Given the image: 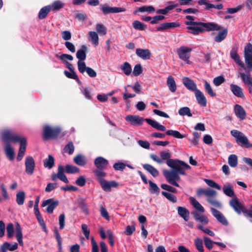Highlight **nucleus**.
<instances>
[{"label":"nucleus","instance_id":"f257e3e1","mask_svg":"<svg viewBox=\"0 0 252 252\" xmlns=\"http://www.w3.org/2000/svg\"><path fill=\"white\" fill-rule=\"evenodd\" d=\"M166 163L173 170H164L163 171V175L169 184L177 187H179V184L174 182V179L177 173L185 175L186 173L185 170L190 169V166L186 162L177 159L168 160L166 161Z\"/></svg>","mask_w":252,"mask_h":252},{"label":"nucleus","instance_id":"f03ea898","mask_svg":"<svg viewBox=\"0 0 252 252\" xmlns=\"http://www.w3.org/2000/svg\"><path fill=\"white\" fill-rule=\"evenodd\" d=\"M185 24L189 26L187 27V29L189 30L188 32L194 35H197L206 31H220L221 29L220 26L213 22L186 21Z\"/></svg>","mask_w":252,"mask_h":252},{"label":"nucleus","instance_id":"7ed1b4c3","mask_svg":"<svg viewBox=\"0 0 252 252\" xmlns=\"http://www.w3.org/2000/svg\"><path fill=\"white\" fill-rule=\"evenodd\" d=\"M125 120L133 126H141L144 121H146L149 125L158 130L162 131L166 130V127L164 126L160 125L157 121L149 118L144 119L138 115H127L126 117Z\"/></svg>","mask_w":252,"mask_h":252},{"label":"nucleus","instance_id":"20e7f679","mask_svg":"<svg viewBox=\"0 0 252 252\" xmlns=\"http://www.w3.org/2000/svg\"><path fill=\"white\" fill-rule=\"evenodd\" d=\"M196 193L198 197L206 196L207 202L213 206L218 208H221V203L216 198L217 195L216 190L210 188H199L196 190Z\"/></svg>","mask_w":252,"mask_h":252},{"label":"nucleus","instance_id":"39448f33","mask_svg":"<svg viewBox=\"0 0 252 252\" xmlns=\"http://www.w3.org/2000/svg\"><path fill=\"white\" fill-rule=\"evenodd\" d=\"M232 136L235 138L237 142L241 146H244L247 148L252 147V144L249 142L248 138L242 132L237 130H232L230 131Z\"/></svg>","mask_w":252,"mask_h":252},{"label":"nucleus","instance_id":"423d86ee","mask_svg":"<svg viewBox=\"0 0 252 252\" xmlns=\"http://www.w3.org/2000/svg\"><path fill=\"white\" fill-rule=\"evenodd\" d=\"M61 131L59 127H52L49 126H45L43 127V137L45 140L56 138Z\"/></svg>","mask_w":252,"mask_h":252},{"label":"nucleus","instance_id":"0eeeda50","mask_svg":"<svg viewBox=\"0 0 252 252\" xmlns=\"http://www.w3.org/2000/svg\"><path fill=\"white\" fill-rule=\"evenodd\" d=\"M245 61L248 70L252 71V45L249 43L244 49Z\"/></svg>","mask_w":252,"mask_h":252},{"label":"nucleus","instance_id":"6e6552de","mask_svg":"<svg viewBox=\"0 0 252 252\" xmlns=\"http://www.w3.org/2000/svg\"><path fill=\"white\" fill-rule=\"evenodd\" d=\"M23 137L18 135L13 134L9 130H5L1 134L2 140L6 144H8L9 141L18 143L22 140Z\"/></svg>","mask_w":252,"mask_h":252},{"label":"nucleus","instance_id":"1a4fd4ad","mask_svg":"<svg viewBox=\"0 0 252 252\" xmlns=\"http://www.w3.org/2000/svg\"><path fill=\"white\" fill-rule=\"evenodd\" d=\"M192 49L185 46L180 47L177 50V54L180 59L183 60L188 64L190 63L189 59L190 57V52Z\"/></svg>","mask_w":252,"mask_h":252},{"label":"nucleus","instance_id":"9d476101","mask_svg":"<svg viewBox=\"0 0 252 252\" xmlns=\"http://www.w3.org/2000/svg\"><path fill=\"white\" fill-rule=\"evenodd\" d=\"M59 201L58 200H55L53 198H49L44 200L41 206L42 207L47 206L46 211L48 213L51 214L53 212L54 210L59 205Z\"/></svg>","mask_w":252,"mask_h":252},{"label":"nucleus","instance_id":"9b49d317","mask_svg":"<svg viewBox=\"0 0 252 252\" xmlns=\"http://www.w3.org/2000/svg\"><path fill=\"white\" fill-rule=\"evenodd\" d=\"M100 10L104 14L108 13H116L125 12L126 9L124 7H110L107 3H105L100 7Z\"/></svg>","mask_w":252,"mask_h":252},{"label":"nucleus","instance_id":"f8f14e48","mask_svg":"<svg viewBox=\"0 0 252 252\" xmlns=\"http://www.w3.org/2000/svg\"><path fill=\"white\" fill-rule=\"evenodd\" d=\"M229 205L234 210V211L239 215H240L245 209L244 206L240 202L237 196L233 197L229 201Z\"/></svg>","mask_w":252,"mask_h":252},{"label":"nucleus","instance_id":"ddd939ff","mask_svg":"<svg viewBox=\"0 0 252 252\" xmlns=\"http://www.w3.org/2000/svg\"><path fill=\"white\" fill-rule=\"evenodd\" d=\"M212 215L217 220L224 226L228 225V222L225 216L219 210L213 207L210 208Z\"/></svg>","mask_w":252,"mask_h":252},{"label":"nucleus","instance_id":"4468645a","mask_svg":"<svg viewBox=\"0 0 252 252\" xmlns=\"http://www.w3.org/2000/svg\"><path fill=\"white\" fill-rule=\"evenodd\" d=\"M58 178L65 183L69 182L66 176L64 174V167L62 165H59L58 168V173L53 174L51 176V179L53 181H56Z\"/></svg>","mask_w":252,"mask_h":252},{"label":"nucleus","instance_id":"2eb2a0df","mask_svg":"<svg viewBox=\"0 0 252 252\" xmlns=\"http://www.w3.org/2000/svg\"><path fill=\"white\" fill-rule=\"evenodd\" d=\"M239 76L242 79L245 86L248 88L249 93H252V77L250 74L240 72Z\"/></svg>","mask_w":252,"mask_h":252},{"label":"nucleus","instance_id":"dca6fc26","mask_svg":"<svg viewBox=\"0 0 252 252\" xmlns=\"http://www.w3.org/2000/svg\"><path fill=\"white\" fill-rule=\"evenodd\" d=\"M26 172L29 175H32L33 173L35 168V162L32 157L28 156L25 159Z\"/></svg>","mask_w":252,"mask_h":252},{"label":"nucleus","instance_id":"f3484780","mask_svg":"<svg viewBox=\"0 0 252 252\" xmlns=\"http://www.w3.org/2000/svg\"><path fill=\"white\" fill-rule=\"evenodd\" d=\"M238 47L236 44L233 45L230 52L231 58L241 67L246 69L243 63L241 61L240 57L237 54Z\"/></svg>","mask_w":252,"mask_h":252},{"label":"nucleus","instance_id":"a211bd4d","mask_svg":"<svg viewBox=\"0 0 252 252\" xmlns=\"http://www.w3.org/2000/svg\"><path fill=\"white\" fill-rule=\"evenodd\" d=\"M99 183L102 189L105 191H110L111 188H116L118 186L119 184L115 181H107L105 180L101 181Z\"/></svg>","mask_w":252,"mask_h":252},{"label":"nucleus","instance_id":"6ab92c4d","mask_svg":"<svg viewBox=\"0 0 252 252\" xmlns=\"http://www.w3.org/2000/svg\"><path fill=\"white\" fill-rule=\"evenodd\" d=\"M183 83L184 85L189 91L196 92L198 89L194 82L189 77H184L183 78Z\"/></svg>","mask_w":252,"mask_h":252},{"label":"nucleus","instance_id":"aec40b11","mask_svg":"<svg viewBox=\"0 0 252 252\" xmlns=\"http://www.w3.org/2000/svg\"><path fill=\"white\" fill-rule=\"evenodd\" d=\"M18 143H20V147L19 150V152L18 154V156L17 157V160L18 161H20L24 154L25 152L26 151V147H27V139L26 137H23V139L22 140H21Z\"/></svg>","mask_w":252,"mask_h":252},{"label":"nucleus","instance_id":"412c9836","mask_svg":"<svg viewBox=\"0 0 252 252\" xmlns=\"http://www.w3.org/2000/svg\"><path fill=\"white\" fill-rule=\"evenodd\" d=\"M94 163L96 169H105L108 164V161L103 157H99L95 159Z\"/></svg>","mask_w":252,"mask_h":252},{"label":"nucleus","instance_id":"4be33fe9","mask_svg":"<svg viewBox=\"0 0 252 252\" xmlns=\"http://www.w3.org/2000/svg\"><path fill=\"white\" fill-rule=\"evenodd\" d=\"M135 53L137 56L145 60L150 59L151 56V51L148 49L137 48Z\"/></svg>","mask_w":252,"mask_h":252},{"label":"nucleus","instance_id":"5701e85b","mask_svg":"<svg viewBox=\"0 0 252 252\" xmlns=\"http://www.w3.org/2000/svg\"><path fill=\"white\" fill-rule=\"evenodd\" d=\"M194 94L198 103L202 107H206L207 100L203 93L198 90L194 93Z\"/></svg>","mask_w":252,"mask_h":252},{"label":"nucleus","instance_id":"b1692460","mask_svg":"<svg viewBox=\"0 0 252 252\" xmlns=\"http://www.w3.org/2000/svg\"><path fill=\"white\" fill-rule=\"evenodd\" d=\"M230 90L233 94L236 96L240 98H244L245 95L243 92L242 89L237 85L231 84L230 85Z\"/></svg>","mask_w":252,"mask_h":252},{"label":"nucleus","instance_id":"393cba45","mask_svg":"<svg viewBox=\"0 0 252 252\" xmlns=\"http://www.w3.org/2000/svg\"><path fill=\"white\" fill-rule=\"evenodd\" d=\"M234 112L236 116L241 120L245 119L246 113L244 109L241 105L236 104L234 107Z\"/></svg>","mask_w":252,"mask_h":252},{"label":"nucleus","instance_id":"a878e982","mask_svg":"<svg viewBox=\"0 0 252 252\" xmlns=\"http://www.w3.org/2000/svg\"><path fill=\"white\" fill-rule=\"evenodd\" d=\"M192 214L194 219L196 221L200 222L205 225H206L209 223V220L208 218L204 215L200 214L196 212H193Z\"/></svg>","mask_w":252,"mask_h":252},{"label":"nucleus","instance_id":"bb28decb","mask_svg":"<svg viewBox=\"0 0 252 252\" xmlns=\"http://www.w3.org/2000/svg\"><path fill=\"white\" fill-rule=\"evenodd\" d=\"M223 192L229 197L236 196L233 189V186L230 183H227L223 187Z\"/></svg>","mask_w":252,"mask_h":252},{"label":"nucleus","instance_id":"cd10ccee","mask_svg":"<svg viewBox=\"0 0 252 252\" xmlns=\"http://www.w3.org/2000/svg\"><path fill=\"white\" fill-rule=\"evenodd\" d=\"M179 26V24L175 22L165 23L161 24L157 28V31H162L164 30L174 28Z\"/></svg>","mask_w":252,"mask_h":252},{"label":"nucleus","instance_id":"c85d7f7f","mask_svg":"<svg viewBox=\"0 0 252 252\" xmlns=\"http://www.w3.org/2000/svg\"><path fill=\"white\" fill-rule=\"evenodd\" d=\"M222 30L221 31H220L217 35L215 37V41L217 42H220L223 41L226 37L228 33V31L226 28L223 29L221 27V29Z\"/></svg>","mask_w":252,"mask_h":252},{"label":"nucleus","instance_id":"c756f323","mask_svg":"<svg viewBox=\"0 0 252 252\" xmlns=\"http://www.w3.org/2000/svg\"><path fill=\"white\" fill-rule=\"evenodd\" d=\"M87 47L86 45H83L81 46L80 49L77 50L76 53V57L78 61H84L86 58V51Z\"/></svg>","mask_w":252,"mask_h":252},{"label":"nucleus","instance_id":"7c9ffc66","mask_svg":"<svg viewBox=\"0 0 252 252\" xmlns=\"http://www.w3.org/2000/svg\"><path fill=\"white\" fill-rule=\"evenodd\" d=\"M73 161L78 165L84 166L87 163V159L86 157L81 154L76 155L73 158Z\"/></svg>","mask_w":252,"mask_h":252},{"label":"nucleus","instance_id":"2f4dec72","mask_svg":"<svg viewBox=\"0 0 252 252\" xmlns=\"http://www.w3.org/2000/svg\"><path fill=\"white\" fill-rule=\"evenodd\" d=\"M189 200L191 204L195 209L202 213L204 212V208L195 198L193 197H190L189 198Z\"/></svg>","mask_w":252,"mask_h":252},{"label":"nucleus","instance_id":"473e14b6","mask_svg":"<svg viewBox=\"0 0 252 252\" xmlns=\"http://www.w3.org/2000/svg\"><path fill=\"white\" fill-rule=\"evenodd\" d=\"M143 167L154 177H157L159 174V172L158 170L149 164H143Z\"/></svg>","mask_w":252,"mask_h":252},{"label":"nucleus","instance_id":"72a5a7b5","mask_svg":"<svg viewBox=\"0 0 252 252\" xmlns=\"http://www.w3.org/2000/svg\"><path fill=\"white\" fill-rule=\"evenodd\" d=\"M167 85L169 88V90L174 93L177 89V86L174 78L172 76L168 77L167 79Z\"/></svg>","mask_w":252,"mask_h":252},{"label":"nucleus","instance_id":"f704fd0d","mask_svg":"<svg viewBox=\"0 0 252 252\" xmlns=\"http://www.w3.org/2000/svg\"><path fill=\"white\" fill-rule=\"evenodd\" d=\"M178 213L179 215L183 218L185 220L188 221L189 218V212L184 207H178L177 208Z\"/></svg>","mask_w":252,"mask_h":252},{"label":"nucleus","instance_id":"c9c22d12","mask_svg":"<svg viewBox=\"0 0 252 252\" xmlns=\"http://www.w3.org/2000/svg\"><path fill=\"white\" fill-rule=\"evenodd\" d=\"M50 10L51 6L50 5L42 7L38 13V18L40 19H45L47 17Z\"/></svg>","mask_w":252,"mask_h":252},{"label":"nucleus","instance_id":"e433bc0d","mask_svg":"<svg viewBox=\"0 0 252 252\" xmlns=\"http://www.w3.org/2000/svg\"><path fill=\"white\" fill-rule=\"evenodd\" d=\"M18 248V244L15 243L13 245H10L9 243L6 242L4 243L1 247V252H6L7 250L10 251H13Z\"/></svg>","mask_w":252,"mask_h":252},{"label":"nucleus","instance_id":"4c0bfd02","mask_svg":"<svg viewBox=\"0 0 252 252\" xmlns=\"http://www.w3.org/2000/svg\"><path fill=\"white\" fill-rule=\"evenodd\" d=\"M5 152L7 157L10 160H13L14 159L15 153L10 144H6L5 147Z\"/></svg>","mask_w":252,"mask_h":252},{"label":"nucleus","instance_id":"58836bf2","mask_svg":"<svg viewBox=\"0 0 252 252\" xmlns=\"http://www.w3.org/2000/svg\"><path fill=\"white\" fill-rule=\"evenodd\" d=\"M16 237L19 245L21 246H22L23 245V242L22 240L23 234L20 225L18 223H17L16 225Z\"/></svg>","mask_w":252,"mask_h":252},{"label":"nucleus","instance_id":"ea45409f","mask_svg":"<svg viewBox=\"0 0 252 252\" xmlns=\"http://www.w3.org/2000/svg\"><path fill=\"white\" fill-rule=\"evenodd\" d=\"M103 169H96L93 171L94 173L96 176L97 180L99 183H100L101 181L105 180L104 177L106 175V173L103 171Z\"/></svg>","mask_w":252,"mask_h":252},{"label":"nucleus","instance_id":"a19ab883","mask_svg":"<svg viewBox=\"0 0 252 252\" xmlns=\"http://www.w3.org/2000/svg\"><path fill=\"white\" fill-rule=\"evenodd\" d=\"M64 171L67 174H74L79 173L80 172V169L74 165L67 164L65 167H64Z\"/></svg>","mask_w":252,"mask_h":252},{"label":"nucleus","instance_id":"79ce46f5","mask_svg":"<svg viewBox=\"0 0 252 252\" xmlns=\"http://www.w3.org/2000/svg\"><path fill=\"white\" fill-rule=\"evenodd\" d=\"M55 160L53 156L48 155V158L44 160V166L51 169L54 165Z\"/></svg>","mask_w":252,"mask_h":252},{"label":"nucleus","instance_id":"37998d69","mask_svg":"<svg viewBox=\"0 0 252 252\" xmlns=\"http://www.w3.org/2000/svg\"><path fill=\"white\" fill-rule=\"evenodd\" d=\"M120 68L126 75H129L132 71L131 65L128 62H125L121 65Z\"/></svg>","mask_w":252,"mask_h":252},{"label":"nucleus","instance_id":"c03bdc74","mask_svg":"<svg viewBox=\"0 0 252 252\" xmlns=\"http://www.w3.org/2000/svg\"><path fill=\"white\" fill-rule=\"evenodd\" d=\"M228 162L231 167H236L238 164L237 157L234 154L230 155L228 158Z\"/></svg>","mask_w":252,"mask_h":252},{"label":"nucleus","instance_id":"a18cd8bd","mask_svg":"<svg viewBox=\"0 0 252 252\" xmlns=\"http://www.w3.org/2000/svg\"><path fill=\"white\" fill-rule=\"evenodd\" d=\"M89 35L90 37V40L95 46H97L98 44V36L97 33L95 32H89Z\"/></svg>","mask_w":252,"mask_h":252},{"label":"nucleus","instance_id":"49530a36","mask_svg":"<svg viewBox=\"0 0 252 252\" xmlns=\"http://www.w3.org/2000/svg\"><path fill=\"white\" fill-rule=\"evenodd\" d=\"M64 5V4L60 0H56L54 1L51 6V10L53 11H58L62 8Z\"/></svg>","mask_w":252,"mask_h":252},{"label":"nucleus","instance_id":"de8ad7c7","mask_svg":"<svg viewBox=\"0 0 252 252\" xmlns=\"http://www.w3.org/2000/svg\"><path fill=\"white\" fill-rule=\"evenodd\" d=\"M149 184V191L152 193L158 194L160 189L158 186L151 181H148Z\"/></svg>","mask_w":252,"mask_h":252},{"label":"nucleus","instance_id":"09e8293b","mask_svg":"<svg viewBox=\"0 0 252 252\" xmlns=\"http://www.w3.org/2000/svg\"><path fill=\"white\" fill-rule=\"evenodd\" d=\"M64 74L67 78L75 79L78 83L80 82V81L74 70L70 71L69 72L67 70H64Z\"/></svg>","mask_w":252,"mask_h":252},{"label":"nucleus","instance_id":"8fccbe9b","mask_svg":"<svg viewBox=\"0 0 252 252\" xmlns=\"http://www.w3.org/2000/svg\"><path fill=\"white\" fill-rule=\"evenodd\" d=\"M25 198V194L24 191H20L16 194V202L18 205H23L24 203Z\"/></svg>","mask_w":252,"mask_h":252},{"label":"nucleus","instance_id":"3c124183","mask_svg":"<svg viewBox=\"0 0 252 252\" xmlns=\"http://www.w3.org/2000/svg\"><path fill=\"white\" fill-rule=\"evenodd\" d=\"M166 134L171 135L174 137L182 139L185 137V136L181 134L178 131L174 130H168L166 131Z\"/></svg>","mask_w":252,"mask_h":252},{"label":"nucleus","instance_id":"603ef678","mask_svg":"<svg viewBox=\"0 0 252 252\" xmlns=\"http://www.w3.org/2000/svg\"><path fill=\"white\" fill-rule=\"evenodd\" d=\"M96 31L100 35H104L107 33L106 28L102 24H96Z\"/></svg>","mask_w":252,"mask_h":252},{"label":"nucleus","instance_id":"864d4df0","mask_svg":"<svg viewBox=\"0 0 252 252\" xmlns=\"http://www.w3.org/2000/svg\"><path fill=\"white\" fill-rule=\"evenodd\" d=\"M204 88L208 94L211 97L216 96V94L213 91L210 84L207 81H205Z\"/></svg>","mask_w":252,"mask_h":252},{"label":"nucleus","instance_id":"5fc2aeb1","mask_svg":"<svg viewBox=\"0 0 252 252\" xmlns=\"http://www.w3.org/2000/svg\"><path fill=\"white\" fill-rule=\"evenodd\" d=\"M179 114L181 116L187 115L189 117H191L192 114L190 112V110L188 107H184L181 108L179 111Z\"/></svg>","mask_w":252,"mask_h":252},{"label":"nucleus","instance_id":"6e6d98bb","mask_svg":"<svg viewBox=\"0 0 252 252\" xmlns=\"http://www.w3.org/2000/svg\"><path fill=\"white\" fill-rule=\"evenodd\" d=\"M133 28L138 30L143 31L144 30L146 26L144 25L142 23L139 21L136 20L132 23Z\"/></svg>","mask_w":252,"mask_h":252},{"label":"nucleus","instance_id":"4d7b16f0","mask_svg":"<svg viewBox=\"0 0 252 252\" xmlns=\"http://www.w3.org/2000/svg\"><path fill=\"white\" fill-rule=\"evenodd\" d=\"M56 57L59 59L60 60H61L64 63H65V62H67L66 61V60L72 61L73 59L72 56L66 54H63L60 56L56 55Z\"/></svg>","mask_w":252,"mask_h":252},{"label":"nucleus","instance_id":"13d9d810","mask_svg":"<svg viewBox=\"0 0 252 252\" xmlns=\"http://www.w3.org/2000/svg\"><path fill=\"white\" fill-rule=\"evenodd\" d=\"M64 152L67 153L69 155L73 154L74 151V146L72 142H69L64 147Z\"/></svg>","mask_w":252,"mask_h":252},{"label":"nucleus","instance_id":"bf43d9fd","mask_svg":"<svg viewBox=\"0 0 252 252\" xmlns=\"http://www.w3.org/2000/svg\"><path fill=\"white\" fill-rule=\"evenodd\" d=\"M204 181L210 187L215 188L219 190L221 189V187L212 180L205 179Z\"/></svg>","mask_w":252,"mask_h":252},{"label":"nucleus","instance_id":"052dcab7","mask_svg":"<svg viewBox=\"0 0 252 252\" xmlns=\"http://www.w3.org/2000/svg\"><path fill=\"white\" fill-rule=\"evenodd\" d=\"M195 245L196 249L199 252H204L203 241L200 238H197L195 240Z\"/></svg>","mask_w":252,"mask_h":252},{"label":"nucleus","instance_id":"680f3d73","mask_svg":"<svg viewBox=\"0 0 252 252\" xmlns=\"http://www.w3.org/2000/svg\"><path fill=\"white\" fill-rule=\"evenodd\" d=\"M77 66L78 70L81 73H84L88 67L86 66V63L84 61H78L77 62Z\"/></svg>","mask_w":252,"mask_h":252},{"label":"nucleus","instance_id":"e2e57ef3","mask_svg":"<svg viewBox=\"0 0 252 252\" xmlns=\"http://www.w3.org/2000/svg\"><path fill=\"white\" fill-rule=\"evenodd\" d=\"M162 194L164 196H165L167 199H168L169 201L173 203H175L177 202V198L174 195L165 191H162Z\"/></svg>","mask_w":252,"mask_h":252},{"label":"nucleus","instance_id":"0e129e2a","mask_svg":"<svg viewBox=\"0 0 252 252\" xmlns=\"http://www.w3.org/2000/svg\"><path fill=\"white\" fill-rule=\"evenodd\" d=\"M225 81V79L223 75H220L214 78L213 82L216 86L220 85Z\"/></svg>","mask_w":252,"mask_h":252},{"label":"nucleus","instance_id":"69168bd1","mask_svg":"<svg viewBox=\"0 0 252 252\" xmlns=\"http://www.w3.org/2000/svg\"><path fill=\"white\" fill-rule=\"evenodd\" d=\"M6 231L7 233L8 237L11 238L13 236L14 225L12 223L8 224L6 227Z\"/></svg>","mask_w":252,"mask_h":252},{"label":"nucleus","instance_id":"338daca9","mask_svg":"<svg viewBox=\"0 0 252 252\" xmlns=\"http://www.w3.org/2000/svg\"><path fill=\"white\" fill-rule=\"evenodd\" d=\"M155 10V8L152 6H143L138 8V11L141 12L145 11L148 12H154Z\"/></svg>","mask_w":252,"mask_h":252},{"label":"nucleus","instance_id":"774afa93","mask_svg":"<svg viewBox=\"0 0 252 252\" xmlns=\"http://www.w3.org/2000/svg\"><path fill=\"white\" fill-rule=\"evenodd\" d=\"M142 68L140 64H137L135 65L133 71V74L135 76L139 75L142 72Z\"/></svg>","mask_w":252,"mask_h":252}]
</instances>
